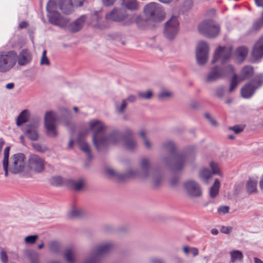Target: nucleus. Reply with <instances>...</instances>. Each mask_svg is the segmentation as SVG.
Segmentation results:
<instances>
[{
  "label": "nucleus",
  "instance_id": "obj_1",
  "mask_svg": "<svg viewBox=\"0 0 263 263\" xmlns=\"http://www.w3.org/2000/svg\"><path fill=\"white\" fill-rule=\"evenodd\" d=\"M139 166L140 170L129 169L124 173H119L112 168H108L106 170V173L110 177L120 182H125L132 178H139L142 180L148 181L152 188L158 189L163 180L162 173L159 170L152 168L150 160L146 158L141 159Z\"/></svg>",
  "mask_w": 263,
  "mask_h": 263
},
{
  "label": "nucleus",
  "instance_id": "obj_2",
  "mask_svg": "<svg viewBox=\"0 0 263 263\" xmlns=\"http://www.w3.org/2000/svg\"><path fill=\"white\" fill-rule=\"evenodd\" d=\"M162 147L170 153V155L161 158L162 162L174 172L181 171L185 163L194 158L197 149L195 146L190 145L185 148L182 153H176V146L174 142L168 141L162 144Z\"/></svg>",
  "mask_w": 263,
  "mask_h": 263
},
{
  "label": "nucleus",
  "instance_id": "obj_3",
  "mask_svg": "<svg viewBox=\"0 0 263 263\" xmlns=\"http://www.w3.org/2000/svg\"><path fill=\"white\" fill-rule=\"evenodd\" d=\"M105 126L99 120H94L89 123V130L93 132V144L99 152L107 150L111 144H116L123 140L124 133L118 130L111 131L107 136L103 135Z\"/></svg>",
  "mask_w": 263,
  "mask_h": 263
},
{
  "label": "nucleus",
  "instance_id": "obj_4",
  "mask_svg": "<svg viewBox=\"0 0 263 263\" xmlns=\"http://www.w3.org/2000/svg\"><path fill=\"white\" fill-rule=\"evenodd\" d=\"M85 0H69L68 4H66L65 0H49L46 5L47 11H54L60 9L65 14L72 12V6L81 7Z\"/></svg>",
  "mask_w": 263,
  "mask_h": 263
},
{
  "label": "nucleus",
  "instance_id": "obj_5",
  "mask_svg": "<svg viewBox=\"0 0 263 263\" xmlns=\"http://www.w3.org/2000/svg\"><path fill=\"white\" fill-rule=\"evenodd\" d=\"M114 247L113 243L109 242L95 247L83 263H101L102 257L111 252Z\"/></svg>",
  "mask_w": 263,
  "mask_h": 263
},
{
  "label": "nucleus",
  "instance_id": "obj_6",
  "mask_svg": "<svg viewBox=\"0 0 263 263\" xmlns=\"http://www.w3.org/2000/svg\"><path fill=\"white\" fill-rule=\"evenodd\" d=\"M144 13L148 20L154 22H160L165 17L164 9L157 3H151L145 5Z\"/></svg>",
  "mask_w": 263,
  "mask_h": 263
},
{
  "label": "nucleus",
  "instance_id": "obj_7",
  "mask_svg": "<svg viewBox=\"0 0 263 263\" xmlns=\"http://www.w3.org/2000/svg\"><path fill=\"white\" fill-rule=\"evenodd\" d=\"M17 61V53L14 50L2 51L0 53V72L9 71L15 65Z\"/></svg>",
  "mask_w": 263,
  "mask_h": 263
},
{
  "label": "nucleus",
  "instance_id": "obj_8",
  "mask_svg": "<svg viewBox=\"0 0 263 263\" xmlns=\"http://www.w3.org/2000/svg\"><path fill=\"white\" fill-rule=\"evenodd\" d=\"M199 32L208 37H215L218 35L220 27L212 20H205L201 23L198 26Z\"/></svg>",
  "mask_w": 263,
  "mask_h": 263
},
{
  "label": "nucleus",
  "instance_id": "obj_9",
  "mask_svg": "<svg viewBox=\"0 0 263 263\" xmlns=\"http://www.w3.org/2000/svg\"><path fill=\"white\" fill-rule=\"evenodd\" d=\"M25 156L22 153H17L10 157L8 171L13 174L22 172L26 166Z\"/></svg>",
  "mask_w": 263,
  "mask_h": 263
},
{
  "label": "nucleus",
  "instance_id": "obj_10",
  "mask_svg": "<svg viewBox=\"0 0 263 263\" xmlns=\"http://www.w3.org/2000/svg\"><path fill=\"white\" fill-rule=\"evenodd\" d=\"M58 119L55 113L49 111L46 112L44 117V125L47 134L52 137H55L58 135L56 130L55 122Z\"/></svg>",
  "mask_w": 263,
  "mask_h": 263
},
{
  "label": "nucleus",
  "instance_id": "obj_11",
  "mask_svg": "<svg viewBox=\"0 0 263 263\" xmlns=\"http://www.w3.org/2000/svg\"><path fill=\"white\" fill-rule=\"evenodd\" d=\"M179 29V22L176 16H173L165 23L164 30V36L168 40L172 41L176 36Z\"/></svg>",
  "mask_w": 263,
  "mask_h": 263
},
{
  "label": "nucleus",
  "instance_id": "obj_12",
  "mask_svg": "<svg viewBox=\"0 0 263 263\" xmlns=\"http://www.w3.org/2000/svg\"><path fill=\"white\" fill-rule=\"evenodd\" d=\"M209 46L204 41L200 42L196 47V59L197 64L200 66L205 65L208 60Z\"/></svg>",
  "mask_w": 263,
  "mask_h": 263
},
{
  "label": "nucleus",
  "instance_id": "obj_13",
  "mask_svg": "<svg viewBox=\"0 0 263 263\" xmlns=\"http://www.w3.org/2000/svg\"><path fill=\"white\" fill-rule=\"evenodd\" d=\"M232 53V48L219 46L215 51L212 63H215L220 60L223 65L231 58Z\"/></svg>",
  "mask_w": 263,
  "mask_h": 263
},
{
  "label": "nucleus",
  "instance_id": "obj_14",
  "mask_svg": "<svg viewBox=\"0 0 263 263\" xmlns=\"http://www.w3.org/2000/svg\"><path fill=\"white\" fill-rule=\"evenodd\" d=\"M210 166L212 170L211 172L208 168H203L200 171L199 178L205 183H208L209 180L212 177L213 175H218L221 176L218 164L214 161H211Z\"/></svg>",
  "mask_w": 263,
  "mask_h": 263
},
{
  "label": "nucleus",
  "instance_id": "obj_15",
  "mask_svg": "<svg viewBox=\"0 0 263 263\" xmlns=\"http://www.w3.org/2000/svg\"><path fill=\"white\" fill-rule=\"evenodd\" d=\"M48 12V19L49 22L55 26L61 28H65L68 25L69 19L67 17H63L57 10L53 11H47Z\"/></svg>",
  "mask_w": 263,
  "mask_h": 263
},
{
  "label": "nucleus",
  "instance_id": "obj_16",
  "mask_svg": "<svg viewBox=\"0 0 263 263\" xmlns=\"http://www.w3.org/2000/svg\"><path fill=\"white\" fill-rule=\"evenodd\" d=\"M28 166L31 170L36 173H41L45 170L44 160L36 155L30 156L28 160Z\"/></svg>",
  "mask_w": 263,
  "mask_h": 263
},
{
  "label": "nucleus",
  "instance_id": "obj_17",
  "mask_svg": "<svg viewBox=\"0 0 263 263\" xmlns=\"http://www.w3.org/2000/svg\"><path fill=\"white\" fill-rule=\"evenodd\" d=\"M183 187L187 194L191 197H198L202 195L200 185L194 180H187L184 183Z\"/></svg>",
  "mask_w": 263,
  "mask_h": 263
},
{
  "label": "nucleus",
  "instance_id": "obj_18",
  "mask_svg": "<svg viewBox=\"0 0 263 263\" xmlns=\"http://www.w3.org/2000/svg\"><path fill=\"white\" fill-rule=\"evenodd\" d=\"M38 127L37 123H29L22 128V131L30 140L36 141L39 138Z\"/></svg>",
  "mask_w": 263,
  "mask_h": 263
},
{
  "label": "nucleus",
  "instance_id": "obj_19",
  "mask_svg": "<svg viewBox=\"0 0 263 263\" xmlns=\"http://www.w3.org/2000/svg\"><path fill=\"white\" fill-rule=\"evenodd\" d=\"M122 141L126 148L129 151H134L137 147V142L133 137V132L130 128L125 130Z\"/></svg>",
  "mask_w": 263,
  "mask_h": 263
},
{
  "label": "nucleus",
  "instance_id": "obj_20",
  "mask_svg": "<svg viewBox=\"0 0 263 263\" xmlns=\"http://www.w3.org/2000/svg\"><path fill=\"white\" fill-rule=\"evenodd\" d=\"M87 134V131L81 132L77 138V142L78 143L80 148L82 151L84 152L89 161H91L92 159V155L91 153L90 148L88 143H87L84 138Z\"/></svg>",
  "mask_w": 263,
  "mask_h": 263
},
{
  "label": "nucleus",
  "instance_id": "obj_21",
  "mask_svg": "<svg viewBox=\"0 0 263 263\" xmlns=\"http://www.w3.org/2000/svg\"><path fill=\"white\" fill-rule=\"evenodd\" d=\"M107 20H111L115 22H121L127 17L125 11L120 9L114 8L105 15Z\"/></svg>",
  "mask_w": 263,
  "mask_h": 263
},
{
  "label": "nucleus",
  "instance_id": "obj_22",
  "mask_svg": "<svg viewBox=\"0 0 263 263\" xmlns=\"http://www.w3.org/2000/svg\"><path fill=\"white\" fill-rule=\"evenodd\" d=\"M223 72L221 71L220 66H215L212 67L208 74L205 79V82L211 83L217 81L223 77Z\"/></svg>",
  "mask_w": 263,
  "mask_h": 263
},
{
  "label": "nucleus",
  "instance_id": "obj_23",
  "mask_svg": "<svg viewBox=\"0 0 263 263\" xmlns=\"http://www.w3.org/2000/svg\"><path fill=\"white\" fill-rule=\"evenodd\" d=\"M86 18L85 15H82L74 22L70 23H69L66 27L72 33L77 32L81 30L83 27Z\"/></svg>",
  "mask_w": 263,
  "mask_h": 263
},
{
  "label": "nucleus",
  "instance_id": "obj_24",
  "mask_svg": "<svg viewBox=\"0 0 263 263\" xmlns=\"http://www.w3.org/2000/svg\"><path fill=\"white\" fill-rule=\"evenodd\" d=\"M252 57L254 61H256L263 57V36L261 37L254 46Z\"/></svg>",
  "mask_w": 263,
  "mask_h": 263
},
{
  "label": "nucleus",
  "instance_id": "obj_25",
  "mask_svg": "<svg viewBox=\"0 0 263 263\" xmlns=\"http://www.w3.org/2000/svg\"><path fill=\"white\" fill-rule=\"evenodd\" d=\"M32 54L27 49H24L21 51L19 54L17 55V61L19 65H26L32 60Z\"/></svg>",
  "mask_w": 263,
  "mask_h": 263
},
{
  "label": "nucleus",
  "instance_id": "obj_26",
  "mask_svg": "<svg viewBox=\"0 0 263 263\" xmlns=\"http://www.w3.org/2000/svg\"><path fill=\"white\" fill-rule=\"evenodd\" d=\"M256 90L255 87L249 82L241 88V96L245 99H249L254 94Z\"/></svg>",
  "mask_w": 263,
  "mask_h": 263
},
{
  "label": "nucleus",
  "instance_id": "obj_27",
  "mask_svg": "<svg viewBox=\"0 0 263 263\" xmlns=\"http://www.w3.org/2000/svg\"><path fill=\"white\" fill-rule=\"evenodd\" d=\"M84 182L83 179H80L77 181L72 179H68L65 180V185L75 191H80L83 186Z\"/></svg>",
  "mask_w": 263,
  "mask_h": 263
},
{
  "label": "nucleus",
  "instance_id": "obj_28",
  "mask_svg": "<svg viewBox=\"0 0 263 263\" xmlns=\"http://www.w3.org/2000/svg\"><path fill=\"white\" fill-rule=\"evenodd\" d=\"M30 116L29 111L28 109H24L22 111L16 119V124L17 126H20L23 123H26L29 120Z\"/></svg>",
  "mask_w": 263,
  "mask_h": 263
},
{
  "label": "nucleus",
  "instance_id": "obj_29",
  "mask_svg": "<svg viewBox=\"0 0 263 263\" xmlns=\"http://www.w3.org/2000/svg\"><path fill=\"white\" fill-rule=\"evenodd\" d=\"M10 149V147L9 146H7L5 148L4 152L3 167L5 172V176L6 177L8 176L9 157Z\"/></svg>",
  "mask_w": 263,
  "mask_h": 263
},
{
  "label": "nucleus",
  "instance_id": "obj_30",
  "mask_svg": "<svg viewBox=\"0 0 263 263\" xmlns=\"http://www.w3.org/2000/svg\"><path fill=\"white\" fill-rule=\"evenodd\" d=\"M253 73V68L251 66H245L241 70V74L239 78L240 81H244L250 78Z\"/></svg>",
  "mask_w": 263,
  "mask_h": 263
},
{
  "label": "nucleus",
  "instance_id": "obj_31",
  "mask_svg": "<svg viewBox=\"0 0 263 263\" xmlns=\"http://www.w3.org/2000/svg\"><path fill=\"white\" fill-rule=\"evenodd\" d=\"M121 5L128 10L134 11L138 9V4L136 0H121Z\"/></svg>",
  "mask_w": 263,
  "mask_h": 263
},
{
  "label": "nucleus",
  "instance_id": "obj_32",
  "mask_svg": "<svg viewBox=\"0 0 263 263\" xmlns=\"http://www.w3.org/2000/svg\"><path fill=\"white\" fill-rule=\"evenodd\" d=\"M248 53V49L244 46L238 47L236 51L237 58L240 62H242L245 59Z\"/></svg>",
  "mask_w": 263,
  "mask_h": 263
},
{
  "label": "nucleus",
  "instance_id": "obj_33",
  "mask_svg": "<svg viewBox=\"0 0 263 263\" xmlns=\"http://www.w3.org/2000/svg\"><path fill=\"white\" fill-rule=\"evenodd\" d=\"M231 255V260L233 263L237 261H242L243 258L242 253L239 250H233L230 253Z\"/></svg>",
  "mask_w": 263,
  "mask_h": 263
},
{
  "label": "nucleus",
  "instance_id": "obj_34",
  "mask_svg": "<svg viewBox=\"0 0 263 263\" xmlns=\"http://www.w3.org/2000/svg\"><path fill=\"white\" fill-rule=\"evenodd\" d=\"M220 187V181L218 179L215 180L214 183L211 187L210 196L212 198H214L218 194Z\"/></svg>",
  "mask_w": 263,
  "mask_h": 263
},
{
  "label": "nucleus",
  "instance_id": "obj_35",
  "mask_svg": "<svg viewBox=\"0 0 263 263\" xmlns=\"http://www.w3.org/2000/svg\"><path fill=\"white\" fill-rule=\"evenodd\" d=\"M257 181L255 180L250 179L248 181L246 185L247 190L248 193L252 194L256 193Z\"/></svg>",
  "mask_w": 263,
  "mask_h": 263
},
{
  "label": "nucleus",
  "instance_id": "obj_36",
  "mask_svg": "<svg viewBox=\"0 0 263 263\" xmlns=\"http://www.w3.org/2000/svg\"><path fill=\"white\" fill-rule=\"evenodd\" d=\"M257 89L263 84V75H258L249 82Z\"/></svg>",
  "mask_w": 263,
  "mask_h": 263
},
{
  "label": "nucleus",
  "instance_id": "obj_37",
  "mask_svg": "<svg viewBox=\"0 0 263 263\" xmlns=\"http://www.w3.org/2000/svg\"><path fill=\"white\" fill-rule=\"evenodd\" d=\"M64 256L68 263H74L75 261L73 252L71 249H67L65 251Z\"/></svg>",
  "mask_w": 263,
  "mask_h": 263
},
{
  "label": "nucleus",
  "instance_id": "obj_38",
  "mask_svg": "<svg viewBox=\"0 0 263 263\" xmlns=\"http://www.w3.org/2000/svg\"><path fill=\"white\" fill-rule=\"evenodd\" d=\"M138 97L141 99L143 100H150L152 98L153 96V91L151 90H148L147 91H139L137 93Z\"/></svg>",
  "mask_w": 263,
  "mask_h": 263
},
{
  "label": "nucleus",
  "instance_id": "obj_39",
  "mask_svg": "<svg viewBox=\"0 0 263 263\" xmlns=\"http://www.w3.org/2000/svg\"><path fill=\"white\" fill-rule=\"evenodd\" d=\"M49 248L52 252L58 253L60 252L61 246L60 243L57 241H51L49 244Z\"/></svg>",
  "mask_w": 263,
  "mask_h": 263
},
{
  "label": "nucleus",
  "instance_id": "obj_40",
  "mask_svg": "<svg viewBox=\"0 0 263 263\" xmlns=\"http://www.w3.org/2000/svg\"><path fill=\"white\" fill-rule=\"evenodd\" d=\"M238 77L236 74H234L232 78L230 81V87L229 88V92H232L237 86L238 84Z\"/></svg>",
  "mask_w": 263,
  "mask_h": 263
},
{
  "label": "nucleus",
  "instance_id": "obj_41",
  "mask_svg": "<svg viewBox=\"0 0 263 263\" xmlns=\"http://www.w3.org/2000/svg\"><path fill=\"white\" fill-rule=\"evenodd\" d=\"M221 71L223 72V77L228 76L233 73L234 71V68L232 65H229L226 66H221Z\"/></svg>",
  "mask_w": 263,
  "mask_h": 263
},
{
  "label": "nucleus",
  "instance_id": "obj_42",
  "mask_svg": "<svg viewBox=\"0 0 263 263\" xmlns=\"http://www.w3.org/2000/svg\"><path fill=\"white\" fill-rule=\"evenodd\" d=\"M50 182L54 186H60L63 184H65V181H63L62 177L60 176L52 177L50 180Z\"/></svg>",
  "mask_w": 263,
  "mask_h": 263
},
{
  "label": "nucleus",
  "instance_id": "obj_43",
  "mask_svg": "<svg viewBox=\"0 0 263 263\" xmlns=\"http://www.w3.org/2000/svg\"><path fill=\"white\" fill-rule=\"evenodd\" d=\"M193 6L192 0H185L182 4V9L183 11H187L192 8Z\"/></svg>",
  "mask_w": 263,
  "mask_h": 263
},
{
  "label": "nucleus",
  "instance_id": "obj_44",
  "mask_svg": "<svg viewBox=\"0 0 263 263\" xmlns=\"http://www.w3.org/2000/svg\"><path fill=\"white\" fill-rule=\"evenodd\" d=\"M127 106V100L123 99L120 106H117L116 107L117 111L118 113L119 114H123L125 109H126Z\"/></svg>",
  "mask_w": 263,
  "mask_h": 263
},
{
  "label": "nucleus",
  "instance_id": "obj_45",
  "mask_svg": "<svg viewBox=\"0 0 263 263\" xmlns=\"http://www.w3.org/2000/svg\"><path fill=\"white\" fill-rule=\"evenodd\" d=\"M38 237L37 235H29L25 238L24 241L27 244L32 245L35 243Z\"/></svg>",
  "mask_w": 263,
  "mask_h": 263
},
{
  "label": "nucleus",
  "instance_id": "obj_46",
  "mask_svg": "<svg viewBox=\"0 0 263 263\" xmlns=\"http://www.w3.org/2000/svg\"><path fill=\"white\" fill-rule=\"evenodd\" d=\"M262 27H263V21L260 18H258L254 22L252 30L258 31Z\"/></svg>",
  "mask_w": 263,
  "mask_h": 263
},
{
  "label": "nucleus",
  "instance_id": "obj_47",
  "mask_svg": "<svg viewBox=\"0 0 263 263\" xmlns=\"http://www.w3.org/2000/svg\"><path fill=\"white\" fill-rule=\"evenodd\" d=\"M216 96L219 98H222L224 95V87L220 86L218 87L215 90Z\"/></svg>",
  "mask_w": 263,
  "mask_h": 263
},
{
  "label": "nucleus",
  "instance_id": "obj_48",
  "mask_svg": "<svg viewBox=\"0 0 263 263\" xmlns=\"http://www.w3.org/2000/svg\"><path fill=\"white\" fill-rule=\"evenodd\" d=\"M173 93L169 91H163L158 95L159 100H162L164 98L171 97Z\"/></svg>",
  "mask_w": 263,
  "mask_h": 263
},
{
  "label": "nucleus",
  "instance_id": "obj_49",
  "mask_svg": "<svg viewBox=\"0 0 263 263\" xmlns=\"http://www.w3.org/2000/svg\"><path fill=\"white\" fill-rule=\"evenodd\" d=\"M229 209H230V208L229 206L222 205V206H220L218 208L217 211H218V213L220 214H226L229 212Z\"/></svg>",
  "mask_w": 263,
  "mask_h": 263
},
{
  "label": "nucleus",
  "instance_id": "obj_50",
  "mask_svg": "<svg viewBox=\"0 0 263 263\" xmlns=\"http://www.w3.org/2000/svg\"><path fill=\"white\" fill-rule=\"evenodd\" d=\"M233 230L232 227L221 226L220 231L224 234H229Z\"/></svg>",
  "mask_w": 263,
  "mask_h": 263
},
{
  "label": "nucleus",
  "instance_id": "obj_51",
  "mask_svg": "<svg viewBox=\"0 0 263 263\" xmlns=\"http://www.w3.org/2000/svg\"><path fill=\"white\" fill-rule=\"evenodd\" d=\"M32 146L34 149L40 152H44L46 149L39 143H32Z\"/></svg>",
  "mask_w": 263,
  "mask_h": 263
},
{
  "label": "nucleus",
  "instance_id": "obj_52",
  "mask_svg": "<svg viewBox=\"0 0 263 263\" xmlns=\"http://www.w3.org/2000/svg\"><path fill=\"white\" fill-rule=\"evenodd\" d=\"M230 129L232 130L235 134H239L243 131V127L239 125H235L233 127H230Z\"/></svg>",
  "mask_w": 263,
  "mask_h": 263
},
{
  "label": "nucleus",
  "instance_id": "obj_53",
  "mask_svg": "<svg viewBox=\"0 0 263 263\" xmlns=\"http://www.w3.org/2000/svg\"><path fill=\"white\" fill-rule=\"evenodd\" d=\"M179 182V178L176 176H174L172 177L170 180V184L171 185L174 187L177 186Z\"/></svg>",
  "mask_w": 263,
  "mask_h": 263
},
{
  "label": "nucleus",
  "instance_id": "obj_54",
  "mask_svg": "<svg viewBox=\"0 0 263 263\" xmlns=\"http://www.w3.org/2000/svg\"><path fill=\"white\" fill-rule=\"evenodd\" d=\"M1 259L2 262L3 263H7L8 261V256L6 253V252L4 250H2L1 252Z\"/></svg>",
  "mask_w": 263,
  "mask_h": 263
},
{
  "label": "nucleus",
  "instance_id": "obj_55",
  "mask_svg": "<svg viewBox=\"0 0 263 263\" xmlns=\"http://www.w3.org/2000/svg\"><path fill=\"white\" fill-rule=\"evenodd\" d=\"M100 19V17L98 12H95L93 14H92L91 20L92 22L97 24L99 22Z\"/></svg>",
  "mask_w": 263,
  "mask_h": 263
},
{
  "label": "nucleus",
  "instance_id": "obj_56",
  "mask_svg": "<svg viewBox=\"0 0 263 263\" xmlns=\"http://www.w3.org/2000/svg\"><path fill=\"white\" fill-rule=\"evenodd\" d=\"M40 64L41 65H47L49 66L50 65V62L47 57H41L40 61Z\"/></svg>",
  "mask_w": 263,
  "mask_h": 263
},
{
  "label": "nucleus",
  "instance_id": "obj_57",
  "mask_svg": "<svg viewBox=\"0 0 263 263\" xmlns=\"http://www.w3.org/2000/svg\"><path fill=\"white\" fill-rule=\"evenodd\" d=\"M115 1L116 0H102L104 5L107 7L112 6Z\"/></svg>",
  "mask_w": 263,
  "mask_h": 263
},
{
  "label": "nucleus",
  "instance_id": "obj_58",
  "mask_svg": "<svg viewBox=\"0 0 263 263\" xmlns=\"http://www.w3.org/2000/svg\"><path fill=\"white\" fill-rule=\"evenodd\" d=\"M81 211L78 210H73L71 212V215L73 217H79L80 216H81Z\"/></svg>",
  "mask_w": 263,
  "mask_h": 263
},
{
  "label": "nucleus",
  "instance_id": "obj_59",
  "mask_svg": "<svg viewBox=\"0 0 263 263\" xmlns=\"http://www.w3.org/2000/svg\"><path fill=\"white\" fill-rule=\"evenodd\" d=\"M61 112L62 113V115L65 117H69L70 116V111L68 109L66 108H63L61 109Z\"/></svg>",
  "mask_w": 263,
  "mask_h": 263
},
{
  "label": "nucleus",
  "instance_id": "obj_60",
  "mask_svg": "<svg viewBox=\"0 0 263 263\" xmlns=\"http://www.w3.org/2000/svg\"><path fill=\"white\" fill-rule=\"evenodd\" d=\"M143 141V143H144V144L145 146V147L147 148V149H151V143L150 142V141L148 140L147 138L144 139Z\"/></svg>",
  "mask_w": 263,
  "mask_h": 263
},
{
  "label": "nucleus",
  "instance_id": "obj_61",
  "mask_svg": "<svg viewBox=\"0 0 263 263\" xmlns=\"http://www.w3.org/2000/svg\"><path fill=\"white\" fill-rule=\"evenodd\" d=\"M126 100H127V101L134 103L137 100V97L134 95H129Z\"/></svg>",
  "mask_w": 263,
  "mask_h": 263
},
{
  "label": "nucleus",
  "instance_id": "obj_62",
  "mask_svg": "<svg viewBox=\"0 0 263 263\" xmlns=\"http://www.w3.org/2000/svg\"><path fill=\"white\" fill-rule=\"evenodd\" d=\"M190 251L194 256H197L199 254V251L197 248H191Z\"/></svg>",
  "mask_w": 263,
  "mask_h": 263
},
{
  "label": "nucleus",
  "instance_id": "obj_63",
  "mask_svg": "<svg viewBox=\"0 0 263 263\" xmlns=\"http://www.w3.org/2000/svg\"><path fill=\"white\" fill-rule=\"evenodd\" d=\"M255 5L257 7L263 8V0H254Z\"/></svg>",
  "mask_w": 263,
  "mask_h": 263
},
{
  "label": "nucleus",
  "instance_id": "obj_64",
  "mask_svg": "<svg viewBox=\"0 0 263 263\" xmlns=\"http://www.w3.org/2000/svg\"><path fill=\"white\" fill-rule=\"evenodd\" d=\"M151 263H164L162 260L158 258L152 259H151Z\"/></svg>",
  "mask_w": 263,
  "mask_h": 263
}]
</instances>
